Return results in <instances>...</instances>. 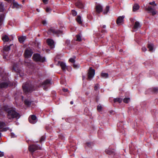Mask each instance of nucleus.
<instances>
[{
    "label": "nucleus",
    "mask_w": 158,
    "mask_h": 158,
    "mask_svg": "<svg viewBox=\"0 0 158 158\" xmlns=\"http://www.w3.org/2000/svg\"><path fill=\"white\" fill-rule=\"evenodd\" d=\"M7 116L8 118L10 119H11L14 118L18 119L20 117V114L17 113L13 109H11L8 111Z\"/></svg>",
    "instance_id": "1"
},
{
    "label": "nucleus",
    "mask_w": 158,
    "mask_h": 158,
    "mask_svg": "<svg viewBox=\"0 0 158 158\" xmlns=\"http://www.w3.org/2000/svg\"><path fill=\"white\" fill-rule=\"evenodd\" d=\"M23 88L24 92L26 93L30 92L33 89V87L30 82H27L24 84L23 85Z\"/></svg>",
    "instance_id": "2"
},
{
    "label": "nucleus",
    "mask_w": 158,
    "mask_h": 158,
    "mask_svg": "<svg viewBox=\"0 0 158 158\" xmlns=\"http://www.w3.org/2000/svg\"><path fill=\"white\" fill-rule=\"evenodd\" d=\"M34 60L36 61H39L43 62L45 61V58L44 57H41L38 54H34L33 56Z\"/></svg>",
    "instance_id": "3"
},
{
    "label": "nucleus",
    "mask_w": 158,
    "mask_h": 158,
    "mask_svg": "<svg viewBox=\"0 0 158 158\" xmlns=\"http://www.w3.org/2000/svg\"><path fill=\"white\" fill-rule=\"evenodd\" d=\"M146 10L148 11V13H151L153 15H154L157 13L155 7L152 6H148L146 8Z\"/></svg>",
    "instance_id": "4"
},
{
    "label": "nucleus",
    "mask_w": 158,
    "mask_h": 158,
    "mask_svg": "<svg viewBox=\"0 0 158 158\" xmlns=\"http://www.w3.org/2000/svg\"><path fill=\"white\" fill-rule=\"evenodd\" d=\"M95 74V70L90 68L88 73V79L91 80L93 78Z\"/></svg>",
    "instance_id": "5"
},
{
    "label": "nucleus",
    "mask_w": 158,
    "mask_h": 158,
    "mask_svg": "<svg viewBox=\"0 0 158 158\" xmlns=\"http://www.w3.org/2000/svg\"><path fill=\"white\" fill-rule=\"evenodd\" d=\"M29 122L31 124H35L37 122L36 116L34 115H31L28 118Z\"/></svg>",
    "instance_id": "6"
},
{
    "label": "nucleus",
    "mask_w": 158,
    "mask_h": 158,
    "mask_svg": "<svg viewBox=\"0 0 158 158\" xmlns=\"http://www.w3.org/2000/svg\"><path fill=\"white\" fill-rule=\"evenodd\" d=\"M33 54L32 51L31 49H27L25 52V56L26 58H28L31 57Z\"/></svg>",
    "instance_id": "7"
},
{
    "label": "nucleus",
    "mask_w": 158,
    "mask_h": 158,
    "mask_svg": "<svg viewBox=\"0 0 158 158\" xmlns=\"http://www.w3.org/2000/svg\"><path fill=\"white\" fill-rule=\"evenodd\" d=\"M39 148V147L36 145H32L30 146L29 150L30 151L33 152L36 150L38 149Z\"/></svg>",
    "instance_id": "8"
},
{
    "label": "nucleus",
    "mask_w": 158,
    "mask_h": 158,
    "mask_svg": "<svg viewBox=\"0 0 158 158\" xmlns=\"http://www.w3.org/2000/svg\"><path fill=\"white\" fill-rule=\"evenodd\" d=\"M47 42L48 45L50 46L52 48L54 47V42L53 40L51 39H48L47 40Z\"/></svg>",
    "instance_id": "9"
},
{
    "label": "nucleus",
    "mask_w": 158,
    "mask_h": 158,
    "mask_svg": "<svg viewBox=\"0 0 158 158\" xmlns=\"http://www.w3.org/2000/svg\"><path fill=\"white\" fill-rule=\"evenodd\" d=\"M124 18V16L119 17L117 20V23L119 25H121L123 22Z\"/></svg>",
    "instance_id": "10"
},
{
    "label": "nucleus",
    "mask_w": 158,
    "mask_h": 158,
    "mask_svg": "<svg viewBox=\"0 0 158 158\" xmlns=\"http://www.w3.org/2000/svg\"><path fill=\"white\" fill-rule=\"evenodd\" d=\"M59 64L61 66L62 70L64 71H65L67 69V67L65 64L63 62H59Z\"/></svg>",
    "instance_id": "11"
},
{
    "label": "nucleus",
    "mask_w": 158,
    "mask_h": 158,
    "mask_svg": "<svg viewBox=\"0 0 158 158\" xmlns=\"http://www.w3.org/2000/svg\"><path fill=\"white\" fill-rule=\"evenodd\" d=\"M95 9L96 12L98 13H100L102 11V7L100 5H96Z\"/></svg>",
    "instance_id": "12"
},
{
    "label": "nucleus",
    "mask_w": 158,
    "mask_h": 158,
    "mask_svg": "<svg viewBox=\"0 0 158 158\" xmlns=\"http://www.w3.org/2000/svg\"><path fill=\"white\" fill-rule=\"evenodd\" d=\"M51 83V81L47 79L44 81L42 85L44 87V89H46L45 88V87L49 85Z\"/></svg>",
    "instance_id": "13"
},
{
    "label": "nucleus",
    "mask_w": 158,
    "mask_h": 158,
    "mask_svg": "<svg viewBox=\"0 0 158 158\" xmlns=\"http://www.w3.org/2000/svg\"><path fill=\"white\" fill-rule=\"evenodd\" d=\"M105 152L106 153L109 155H111L114 154V150H111L109 149H106Z\"/></svg>",
    "instance_id": "14"
},
{
    "label": "nucleus",
    "mask_w": 158,
    "mask_h": 158,
    "mask_svg": "<svg viewBox=\"0 0 158 158\" xmlns=\"http://www.w3.org/2000/svg\"><path fill=\"white\" fill-rule=\"evenodd\" d=\"M141 27V25L139 23L138 21L135 22L134 26V28L135 29H138Z\"/></svg>",
    "instance_id": "15"
},
{
    "label": "nucleus",
    "mask_w": 158,
    "mask_h": 158,
    "mask_svg": "<svg viewBox=\"0 0 158 158\" xmlns=\"http://www.w3.org/2000/svg\"><path fill=\"white\" fill-rule=\"evenodd\" d=\"M9 85L8 83L6 82H3L0 84V88H6Z\"/></svg>",
    "instance_id": "16"
},
{
    "label": "nucleus",
    "mask_w": 158,
    "mask_h": 158,
    "mask_svg": "<svg viewBox=\"0 0 158 158\" xmlns=\"http://www.w3.org/2000/svg\"><path fill=\"white\" fill-rule=\"evenodd\" d=\"M2 39L4 42H8L10 40L9 37L6 35H4L2 37Z\"/></svg>",
    "instance_id": "17"
},
{
    "label": "nucleus",
    "mask_w": 158,
    "mask_h": 158,
    "mask_svg": "<svg viewBox=\"0 0 158 158\" xmlns=\"http://www.w3.org/2000/svg\"><path fill=\"white\" fill-rule=\"evenodd\" d=\"M76 5L78 8H82L84 7L83 5L81 2H79L76 3Z\"/></svg>",
    "instance_id": "18"
},
{
    "label": "nucleus",
    "mask_w": 158,
    "mask_h": 158,
    "mask_svg": "<svg viewBox=\"0 0 158 158\" xmlns=\"http://www.w3.org/2000/svg\"><path fill=\"white\" fill-rule=\"evenodd\" d=\"M12 4L13 5L12 7L13 8H19L20 7V5L17 2L14 1L13 2Z\"/></svg>",
    "instance_id": "19"
},
{
    "label": "nucleus",
    "mask_w": 158,
    "mask_h": 158,
    "mask_svg": "<svg viewBox=\"0 0 158 158\" xmlns=\"http://www.w3.org/2000/svg\"><path fill=\"white\" fill-rule=\"evenodd\" d=\"M13 44H10L9 46H6L4 47V50L6 52H7L10 50V47L13 46Z\"/></svg>",
    "instance_id": "20"
},
{
    "label": "nucleus",
    "mask_w": 158,
    "mask_h": 158,
    "mask_svg": "<svg viewBox=\"0 0 158 158\" xmlns=\"http://www.w3.org/2000/svg\"><path fill=\"white\" fill-rule=\"evenodd\" d=\"M26 39V37L25 36H23L19 37V40L20 43H23Z\"/></svg>",
    "instance_id": "21"
},
{
    "label": "nucleus",
    "mask_w": 158,
    "mask_h": 158,
    "mask_svg": "<svg viewBox=\"0 0 158 158\" xmlns=\"http://www.w3.org/2000/svg\"><path fill=\"white\" fill-rule=\"evenodd\" d=\"M139 8V6L137 4H135L133 7V10L135 11L138 10Z\"/></svg>",
    "instance_id": "22"
},
{
    "label": "nucleus",
    "mask_w": 158,
    "mask_h": 158,
    "mask_svg": "<svg viewBox=\"0 0 158 158\" xmlns=\"http://www.w3.org/2000/svg\"><path fill=\"white\" fill-rule=\"evenodd\" d=\"M76 20L79 24H81L82 23V22L81 20V17L80 16L78 15Z\"/></svg>",
    "instance_id": "23"
},
{
    "label": "nucleus",
    "mask_w": 158,
    "mask_h": 158,
    "mask_svg": "<svg viewBox=\"0 0 158 158\" xmlns=\"http://www.w3.org/2000/svg\"><path fill=\"white\" fill-rule=\"evenodd\" d=\"M101 76L102 77L105 78H107L108 77V73H102L101 74Z\"/></svg>",
    "instance_id": "24"
},
{
    "label": "nucleus",
    "mask_w": 158,
    "mask_h": 158,
    "mask_svg": "<svg viewBox=\"0 0 158 158\" xmlns=\"http://www.w3.org/2000/svg\"><path fill=\"white\" fill-rule=\"evenodd\" d=\"M148 47L149 51H152L153 50V46L152 44H148Z\"/></svg>",
    "instance_id": "25"
},
{
    "label": "nucleus",
    "mask_w": 158,
    "mask_h": 158,
    "mask_svg": "<svg viewBox=\"0 0 158 158\" xmlns=\"http://www.w3.org/2000/svg\"><path fill=\"white\" fill-rule=\"evenodd\" d=\"M122 99L120 98H116L114 99V102H118L119 103H120L122 102Z\"/></svg>",
    "instance_id": "26"
},
{
    "label": "nucleus",
    "mask_w": 158,
    "mask_h": 158,
    "mask_svg": "<svg viewBox=\"0 0 158 158\" xmlns=\"http://www.w3.org/2000/svg\"><path fill=\"white\" fill-rule=\"evenodd\" d=\"M5 126L6 124L4 123L0 122V129L3 128Z\"/></svg>",
    "instance_id": "27"
},
{
    "label": "nucleus",
    "mask_w": 158,
    "mask_h": 158,
    "mask_svg": "<svg viewBox=\"0 0 158 158\" xmlns=\"http://www.w3.org/2000/svg\"><path fill=\"white\" fill-rule=\"evenodd\" d=\"M75 58L76 57L75 56L73 58H70L69 60V61L72 63H74L75 62Z\"/></svg>",
    "instance_id": "28"
},
{
    "label": "nucleus",
    "mask_w": 158,
    "mask_h": 158,
    "mask_svg": "<svg viewBox=\"0 0 158 158\" xmlns=\"http://www.w3.org/2000/svg\"><path fill=\"white\" fill-rule=\"evenodd\" d=\"M77 40H76L80 41L81 40V37L79 35H76Z\"/></svg>",
    "instance_id": "29"
},
{
    "label": "nucleus",
    "mask_w": 158,
    "mask_h": 158,
    "mask_svg": "<svg viewBox=\"0 0 158 158\" xmlns=\"http://www.w3.org/2000/svg\"><path fill=\"white\" fill-rule=\"evenodd\" d=\"M25 104L28 106H30L31 104V102L27 100H26L25 101Z\"/></svg>",
    "instance_id": "30"
},
{
    "label": "nucleus",
    "mask_w": 158,
    "mask_h": 158,
    "mask_svg": "<svg viewBox=\"0 0 158 158\" xmlns=\"http://www.w3.org/2000/svg\"><path fill=\"white\" fill-rule=\"evenodd\" d=\"M130 101V98H126L124 99L123 102L125 103H127Z\"/></svg>",
    "instance_id": "31"
},
{
    "label": "nucleus",
    "mask_w": 158,
    "mask_h": 158,
    "mask_svg": "<svg viewBox=\"0 0 158 158\" xmlns=\"http://www.w3.org/2000/svg\"><path fill=\"white\" fill-rule=\"evenodd\" d=\"M109 7L108 6H106V12H105V11H103V14H107V12H108V11H109Z\"/></svg>",
    "instance_id": "32"
},
{
    "label": "nucleus",
    "mask_w": 158,
    "mask_h": 158,
    "mask_svg": "<svg viewBox=\"0 0 158 158\" xmlns=\"http://www.w3.org/2000/svg\"><path fill=\"white\" fill-rule=\"evenodd\" d=\"M102 106H101V105L99 104L97 106V110L99 111H100L102 110Z\"/></svg>",
    "instance_id": "33"
},
{
    "label": "nucleus",
    "mask_w": 158,
    "mask_h": 158,
    "mask_svg": "<svg viewBox=\"0 0 158 158\" xmlns=\"http://www.w3.org/2000/svg\"><path fill=\"white\" fill-rule=\"evenodd\" d=\"M149 4L152 6V7H155V6H156V4L155 3V2H150L149 3Z\"/></svg>",
    "instance_id": "34"
},
{
    "label": "nucleus",
    "mask_w": 158,
    "mask_h": 158,
    "mask_svg": "<svg viewBox=\"0 0 158 158\" xmlns=\"http://www.w3.org/2000/svg\"><path fill=\"white\" fill-rule=\"evenodd\" d=\"M50 30L53 33H56L59 34L62 32L61 31H57L56 32L54 29H51Z\"/></svg>",
    "instance_id": "35"
},
{
    "label": "nucleus",
    "mask_w": 158,
    "mask_h": 158,
    "mask_svg": "<svg viewBox=\"0 0 158 158\" xmlns=\"http://www.w3.org/2000/svg\"><path fill=\"white\" fill-rule=\"evenodd\" d=\"M71 13H72V15L73 16H75L77 15V13L76 11H75V10H72Z\"/></svg>",
    "instance_id": "36"
},
{
    "label": "nucleus",
    "mask_w": 158,
    "mask_h": 158,
    "mask_svg": "<svg viewBox=\"0 0 158 158\" xmlns=\"http://www.w3.org/2000/svg\"><path fill=\"white\" fill-rule=\"evenodd\" d=\"M9 127H6L3 128L2 129L1 131H7L8 130H9Z\"/></svg>",
    "instance_id": "37"
},
{
    "label": "nucleus",
    "mask_w": 158,
    "mask_h": 158,
    "mask_svg": "<svg viewBox=\"0 0 158 158\" xmlns=\"http://www.w3.org/2000/svg\"><path fill=\"white\" fill-rule=\"evenodd\" d=\"M3 6L2 4H0V12H2L3 10Z\"/></svg>",
    "instance_id": "38"
},
{
    "label": "nucleus",
    "mask_w": 158,
    "mask_h": 158,
    "mask_svg": "<svg viewBox=\"0 0 158 158\" xmlns=\"http://www.w3.org/2000/svg\"><path fill=\"white\" fill-rule=\"evenodd\" d=\"M46 11L47 13H50L51 11V9L49 8H47L46 10Z\"/></svg>",
    "instance_id": "39"
},
{
    "label": "nucleus",
    "mask_w": 158,
    "mask_h": 158,
    "mask_svg": "<svg viewBox=\"0 0 158 158\" xmlns=\"http://www.w3.org/2000/svg\"><path fill=\"white\" fill-rule=\"evenodd\" d=\"M142 50L143 51L145 52L147 51V49L145 47H143L142 48Z\"/></svg>",
    "instance_id": "40"
},
{
    "label": "nucleus",
    "mask_w": 158,
    "mask_h": 158,
    "mask_svg": "<svg viewBox=\"0 0 158 158\" xmlns=\"http://www.w3.org/2000/svg\"><path fill=\"white\" fill-rule=\"evenodd\" d=\"M11 137H16L15 135L13 133H12L11 134Z\"/></svg>",
    "instance_id": "41"
},
{
    "label": "nucleus",
    "mask_w": 158,
    "mask_h": 158,
    "mask_svg": "<svg viewBox=\"0 0 158 158\" xmlns=\"http://www.w3.org/2000/svg\"><path fill=\"white\" fill-rule=\"evenodd\" d=\"M45 139V138L44 136H42L41 137L40 139V142H42V141H44Z\"/></svg>",
    "instance_id": "42"
},
{
    "label": "nucleus",
    "mask_w": 158,
    "mask_h": 158,
    "mask_svg": "<svg viewBox=\"0 0 158 158\" xmlns=\"http://www.w3.org/2000/svg\"><path fill=\"white\" fill-rule=\"evenodd\" d=\"M99 87V85L98 84H96V85H95V87H94V88H95V90H97V89H98V88Z\"/></svg>",
    "instance_id": "43"
},
{
    "label": "nucleus",
    "mask_w": 158,
    "mask_h": 158,
    "mask_svg": "<svg viewBox=\"0 0 158 158\" xmlns=\"http://www.w3.org/2000/svg\"><path fill=\"white\" fill-rule=\"evenodd\" d=\"M73 67L75 68H78L79 67V66H78V65H77L75 64H73Z\"/></svg>",
    "instance_id": "44"
},
{
    "label": "nucleus",
    "mask_w": 158,
    "mask_h": 158,
    "mask_svg": "<svg viewBox=\"0 0 158 158\" xmlns=\"http://www.w3.org/2000/svg\"><path fill=\"white\" fill-rule=\"evenodd\" d=\"M158 90V89L157 88H153V90L155 92H156Z\"/></svg>",
    "instance_id": "45"
},
{
    "label": "nucleus",
    "mask_w": 158,
    "mask_h": 158,
    "mask_svg": "<svg viewBox=\"0 0 158 158\" xmlns=\"http://www.w3.org/2000/svg\"><path fill=\"white\" fill-rule=\"evenodd\" d=\"M43 2L44 4H46L48 3V0H43Z\"/></svg>",
    "instance_id": "46"
},
{
    "label": "nucleus",
    "mask_w": 158,
    "mask_h": 158,
    "mask_svg": "<svg viewBox=\"0 0 158 158\" xmlns=\"http://www.w3.org/2000/svg\"><path fill=\"white\" fill-rule=\"evenodd\" d=\"M4 156V153L0 151V157L3 156Z\"/></svg>",
    "instance_id": "47"
},
{
    "label": "nucleus",
    "mask_w": 158,
    "mask_h": 158,
    "mask_svg": "<svg viewBox=\"0 0 158 158\" xmlns=\"http://www.w3.org/2000/svg\"><path fill=\"white\" fill-rule=\"evenodd\" d=\"M42 23L44 25H46L47 24V23L46 21H43Z\"/></svg>",
    "instance_id": "48"
},
{
    "label": "nucleus",
    "mask_w": 158,
    "mask_h": 158,
    "mask_svg": "<svg viewBox=\"0 0 158 158\" xmlns=\"http://www.w3.org/2000/svg\"><path fill=\"white\" fill-rule=\"evenodd\" d=\"M63 91L64 92H67L68 91V89H63Z\"/></svg>",
    "instance_id": "49"
},
{
    "label": "nucleus",
    "mask_w": 158,
    "mask_h": 158,
    "mask_svg": "<svg viewBox=\"0 0 158 158\" xmlns=\"http://www.w3.org/2000/svg\"><path fill=\"white\" fill-rule=\"evenodd\" d=\"M86 144H87V145L88 146H89L90 143H87Z\"/></svg>",
    "instance_id": "50"
},
{
    "label": "nucleus",
    "mask_w": 158,
    "mask_h": 158,
    "mask_svg": "<svg viewBox=\"0 0 158 158\" xmlns=\"http://www.w3.org/2000/svg\"><path fill=\"white\" fill-rule=\"evenodd\" d=\"M70 104H73V101H71L70 102Z\"/></svg>",
    "instance_id": "51"
},
{
    "label": "nucleus",
    "mask_w": 158,
    "mask_h": 158,
    "mask_svg": "<svg viewBox=\"0 0 158 158\" xmlns=\"http://www.w3.org/2000/svg\"><path fill=\"white\" fill-rule=\"evenodd\" d=\"M3 58H5V59L6 58V56H3Z\"/></svg>",
    "instance_id": "52"
},
{
    "label": "nucleus",
    "mask_w": 158,
    "mask_h": 158,
    "mask_svg": "<svg viewBox=\"0 0 158 158\" xmlns=\"http://www.w3.org/2000/svg\"><path fill=\"white\" fill-rule=\"evenodd\" d=\"M82 78H83V80H84L85 78V77L84 76H83Z\"/></svg>",
    "instance_id": "53"
},
{
    "label": "nucleus",
    "mask_w": 158,
    "mask_h": 158,
    "mask_svg": "<svg viewBox=\"0 0 158 158\" xmlns=\"http://www.w3.org/2000/svg\"><path fill=\"white\" fill-rule=\"evenodd\" d=\"M1 133H0V138H1Z\"/></svg>",
    "instance_id": "54"
},
{
    "label": "nucleus",
    "mask_w": 158,
    "mask_h": 158,
    "mask_svg": "<svg viewBox=\"0 0 158 158\" xmlns=\"http://www.w3.org/2000/svg\"><path fill=\"white\" fill-rule=\"evenodd\" d=\"M105 27H106V26H104H104H103V28H105Z\"/></svg>",
    "instance_id": "55"
},
{
    "label": "nucleus",
    "mask_w": 158,
    "mask_h": 158,
    "mask_svg": "<svg viewBox=\"0 0 158 158\" xmlns=\"http://www.w3.org/2000/svg\"><path fill=\"white\" fill-rule=\"evenodd\" d=\"M37 11L38 12H39V11L38 9H37Z\"/></svg>",
    "instance_id": "56"
},
{
    "label": "nucleus",
    "mask_w": 158,
    "mask_h": 158,
    "mask_svg": "<svg viewBox=\"0 0 158 158\" xmlns=\"http://www.w3.org/2000/svg\"><path fill=\"white\" fill-rule=\"evenodd\" d=\"M1 22V19L0 18V23Z\"/></svg>",
    "instance_id": "57"
},
{
    "label": "nucleus",
    "mask_w": 158,
    "mask_h": 158,
    "mask_svg": "<svg viewBox=\"0 0 158 158\" xmlns=\"http://www.w3.org/2000/svg\"><path fill=\"white\" fill-rule=\"evenodd\" d=\"M105 11L106 12V10H105Z\"/></svg>",
    "instance_id": "58"
}]
</instances>
